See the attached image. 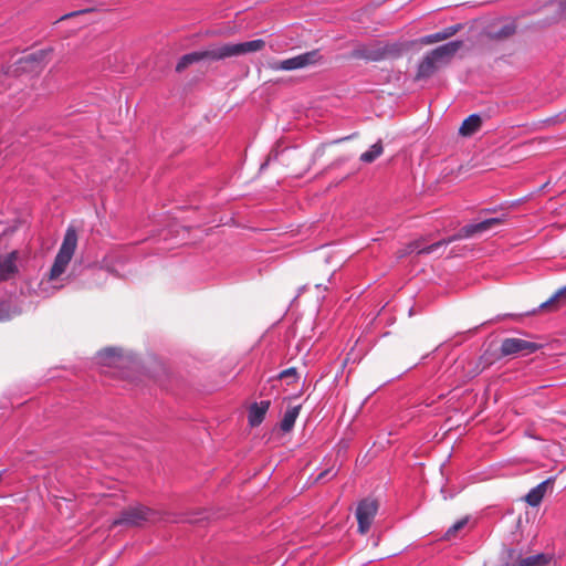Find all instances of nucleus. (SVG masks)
<instances>
[{"label":"nucleus","instance_id":"obj_1","mask_svg":"<svg viewBox=\"0 0 566 566\" xmlns=\"http://www.w3.org/2000/svg\"><path fill=\"white\" fill-rule=\"evenodd\" d=\"M503 222L502 218H490L476 223H470L460 229V231L448 239H442L431 244H426L427 240L424 238H420L411 241L406 249L399 253V256L402 258L410 253L417 254H431L437 252L441 248H446L451 242L459 239H467L475 235L476 233H482L490 230L493 226L500 224Z\"/></svg>","mask_w":566,"mask_h":566},{"label":"nucleus","instance_id":"obj_13","mask_svg":"<svg viewBox=\"0 0 566 566\" xmlns=\"http://www.w3.org/2000/svg\"><path fill=\"white\" fill-rule=\"evenodd\" d=\"M549 482L551 480L543 481L535 488L531 489L524 497L526 503L533 507L538 506L546 494Z\"/></svg>","mask_w":566,"mask_h":566},{"label":"nucleus","instance_id":"obj_7","mask_svg":"<svg viewBox=\"0 0 566 566\" xmlns=\"http://www.w3.org/2000/svg\"><path fill=\"white\" fill-rule=\"evenodd\" d=\"M462 41L455 40L442 44L434 50L430 51V54L436 60L438 65L448 63L454 54L461 49Z\"/></svg>","mask_w":566,"mask_h":566},{"label":"nucleus","instance_id":"obj_32","mask_svg":"<svg viewBox=\"0 0 566 566\" xmlns=\"http://www.w3.org/2000/svg\"><path fill=\"white\" fill-rule=\"evenodd\" d=\"M128 360H129L130 364H135V359L129 358Z\"/></svg>","mask_w":566,"mask_h":566},{"label":"nucleus","instance_id":"obj_16","mask_svg":"<svg viewBox=\"0 0 566 566\" xmlns=\"http://www.w3.org/2000/svg\"><path fill=\"white\" fill-rule=\"evenodd\" d=\"M265 41L262 39L237 43L238 56L263 50Z\"/></svg>","mask_w":566,"mask_h":566},{"label":"nucleus","instance_id":"obj_26","mask_svg":"<svg viewBox=\"0 0 566 566\" xmlns=\"http://www.w3.org/2000/svg\"><path fill=\"white\" fill-rule=\"evenodd\" d=\"M460 29H461V27L459 24L450 25V27H447L443 30H441L440 33H442L443 39L447 40V39L453 36Z\"/></svg>","mask_w":566,"mask_h":566},{"label":"nucleus","instance_id":"obj_22","mask_svg":"<svg viewBox=\"0 0 566 566\" xmlns=\"http://www.w3.org/2000/svg\"><path fill=\"white\" fill-rule=\"evenodd\" d=\"M566 298V285L557 290L546 302L539 305L541 310L556 307V304Z\"/></svg>","mask_w":566,"mask_h":566},{"label":"nucleus","instance_id":"obj_20","mask_svg":"<svg viewBox=\"0 0 566 566\" xmlns=\"http://www.w3.org/2000/svg\"><path fill=\"white\" fill-rule=\"evenodd\" d=\"M300 411H301V406L291 407L285 411V413L281 420V423H280L281 429L284 432H289L293 429L295 421L300 415Z\"/></svg>","mask_w":566,"mask_h":566},{"label":"nucleus","instance_id":"obj_29","mask_svg":"<svg viewBox=\"0 0 566 566\" xmlns=\"http://www.w3.org/2000/svg\"><path fill=\"white\" fill-rule=\"evenodd\" d=\"M558 122H564L566 119V109L557 115Z\"/></svg>","mask_w":566,"mask_h":566},{"label":"nucleus","instance_id":"obj_28","mask_svg":"<svg viewBox=\"0 0 566 566\" xmlns=\"http://www.w3.org/2000/svg\"><path fill=\"white\" fill-rule=\"evenodd\" d=\"M515 32V27L513 24H507L502 28V30L499 32L500 35L507 36Z\"/></svg>","mask_w":566,"mask_h":566},{"label":"nucleus","instance_id":"obj_23","mask_svg":"<svg viewBox=\"0 0 566 566\" xmlns=\"http://www.w3.org/2000/svg\"><path fill=\"white\" fill-rule=\"evenodd\" d=\"M385 52L380 50H368L364 49L357 52V56L364 57L370 61H379L382 59Z\"/></svg>","mask_w":566,"mask_h":566},{"label":"nucleus","instance_id":"obj_19","mask_svg":"<svg viewBox=\"0 0 566 566\" xmlns=\"http://www.w3.org/2000/svg\"><path fill=\"white\" fill-rule=\"evenodd\" d=\"M437 67H438V63L436 62V60L432 57V55L429 52L423 56L422 61L419 63L417 76L418 77H428L431 74H433V72L436 71Z\"/></svg>","mask_w":566,"mask_h":566},{"label":"nucleus","instance_id":"obj_27","mask_svg":"<svg viewBox=\"0 0 566 566\" xmlns=\"http://www.w3.org/2000/svg\"><path fill=\"white\" fill-rule=\"evenodd\" d=\"M279 377L281 379L289 378V377H296V369L295 368H287L280 373Z\"/></svg>","mask_w":566,"mask_h":566},{"label":"nucleus","instance_id":"obj_4","mask_svg":"<svg viewBox=\"0 0 566 566\" xmlns=\"http://www.w3.org/2000/svg\"><path fill=\"white\" fill-rule=\"evenodd\" d=\"M322 60L318 50L308 51L296 56L275 61L271 63V69L274 71H294L317 64Z\"/></svg>","mask_w":566,"mask_h":566},{"label":"nucleus","instance_id":"obj_5","mask_svg":"<svg viewBox=\"0 0 566 566\" xmlns=\"http://www.w3.org/2000/svg\"><path fill=\"white\" fill-rule=\"evenodd\" d=\"M539 347L541 346L534 342L511 337L502 340L500 350L503 356H526L535 353Z\"/></svg>","mask_w":566,"mask_h":566},{"label":"nucleus","instance_id":"obj_30","mask_svg":"<svg viewBox=\"0 0 566 566\" xmlns=\"http://www.w3.org/2000/svg\"><path fill=\"white\" fill-rule=\"evenodd\" d=\"M329 473H331V471L326 470V471L322 472V473L318 475V478H317V479H318V480H322V479L326 478L327 475H329Z\"/></svg>","mask_w":566,"mask_h":566},{"label":"nucleus","instance_id":"obj_6","mask_svg":"<svg viewBox=\"0 0 566 566\" xmlns=\"http://www.w3.org/2000/svg\"><path fill=\"white\" fill-rule=\"evenodd\" d=\"M378 505L375 500L365 499L359 502L356 509V517L358 522V532L360 534H366L377 514Z\"/></svg>","mask_w":566,"mask_h":566},{"label":"nucleus","instance_id":"obj_15","mask_svg":"<svg viewBox=\"0 0 566 566\" xmlns=\"http://www.w3.org/2000/svg\"><path fill=\"white\" fill-rule=\"evenodd\" d=\"M481 124L482 119L480 115L472 114L463 120L459 128V133L462 136H471L481 127Z\"/></svg>","mask_w":566,"mask_h":566},{"label":"nucleus","instance_id":"obj_14","mask_svg":"<svg viewBox=\"0 0 566 566\" xmlns=\"http://www.w3.org/2000/svg\"><path fill=\"white\" fill-rule=\"evenodd\" d=\"M210 59V54H208V50L205 51H196L188 54H185L180 57L176 65L177 72H182L185 69H187L189 65L197 63L199 61Z\"/></svg>","mask_w":566,"mask_h":566},{"label":"nucleus","instance_id":"obj_18","mask_svg":"<svg viewBox=\"0 0 566 566\" xmlns=\"http://www.w3.org/2000/svg\"><path fill=\"white\" fill-rule=\"evenodd\" d=\"M45 55H46L45 51H42V50L39 52L30 53L19 60V64H20L19 69L33 70L35 64L40 65L44 61Z\"/></svg>","mask_w":566,"mask_h":566},{"label":"nucleus","instance_id":"obj_12","mask_svg":"<svg viewBox=\"0 0 566 566\" xmlns=\"http://www.w3.org/2000/svg\"><path fill=\"white\" fill-rule=\"evenodd\" d=\"M552 560L551 555L541 553L527 557H518L512 566H551Z\"/></svg>","mask_w":566,"mask_h":566},{"label":"nucleus","instance_id":"obj_9","mask_svg":"<svg viewBox=\"0 0 566 566\" xmlns=\"http://www.w3.org/2000/svg\"><path fill=\"white\" fill-rule=\"evenodd\" d=\"M18 272L17 253L11 252L0 256V281L11 279Z\"/></svg>","mask_w":566,"mask_h":566},{"label":"nucleus","instance_id":"obj_11","mask_svg":"<svg viewBox=\"0 0 566 566\" xmlns=\"http://www.w3.org/2000/svg\"><path fill=\"white\" fill-rule=\"evenodd\" d=\"M270 407V401H261L253 403L249 409L248 420L251 427L259 426Z\"/></svg>","mask_w":566,"mask_h":566},{"label":"nucleus","instance_id":"obj_17","mask_svg":"<svg viewBox=\"0 0 566 566\" xmlns=\"http://www.w3.org/2000/svg\"><path fill=\"white\" fill-rule=\"evenodd\" d=\"M265 41L262 39L237 43L238 56L263 50Z\"/></svg>","mask_w":566,"mask_h":566},{"label":"nucleus","instance_id":"obj_2","mask_svg":"<svg viewBox=\"0 0 566 566\" xmlns=\"http://www.w3.org/2000/svg\"><path fill=\"white\" fill-rule=\"evenodd\" d=\"M77 248V232L73 227H69L65 231L61 247L54 258L53 264L45 275L46 281L52 284L54 289H61L63 284H57L63 281L65 274Z\"/></svg>","mask_w":566,"mask_h":566},{"label":"nucleus","instance_id":"obj_31","mask_svg":"<svg viewBox=\"0 0 566 566\" xmlns=\"http://www.w3.org/2000/svg\"><path fill=\"white\" fill-rule=\"evenodd\" d=\"M81 12H82V11H80V13H81ZM75 14H78V12H71V13L65 14L64 17H62V19L69 18V17L75 15Z\"/></svg>","mask_w":566,"mask_h":566},{"label":"nucleus","instance_id":"obj_3","mask_svg":"<svg viewBox=\"0 0 566 566\" xmlns=\"http://www.w3.org/2000/svg\"><path fill=\"white\" fill-rule=\"evenodd\" d=\"M161 520L159 513L144 506L135 505L124 510L118 518L112 522L113 526L125 525V526H142L145 523L157 522Z\"/></svg>","mask_w":566,"mask_h":566},{"label":"nucleus","instance_id":"obj_24","mask_svg":"<svg viewBox=\"0 0 566 566\" xmlns=\"http://www.w3.org/2000/svg\"><path fill=\"white\" fill-rule=\"evenodd\" d=\"M468 522H469V517L468 516L457 521L446 532V538L449 539V538L453 537L457 534L458 531L462 530L468 524Z\"/></svg>","mask_w":566,"mask_h":566},{"label":"nucleus","instance_id":"obj_10","mask_svg":"<svg viewBox=\"0 0 566 566\" xmlns=\"http://www.w3.org/2000/svg\"><path fill=\"white\" fill-rule=\"evenodd\" d=\"M210 60L219 61L227 57L238 56L237 43H224L208 50Z\"/></svg>","mask_w":566,"mask_h":566},{"label":"nucleus","instance_id":"obj_25","mask_svg":"<svg viewBox=\"0 0 566 566\" xmlns=\"http://www.w3.org/2000/svg\"><path fill=\"white\" fill-rule=\"evenodd\" d=\"M443 34L439 32H436V33H432V34H428V35H424L420 39V43L421 44H432V43H437V42H440V41H443Z\"/></svg>","mask_w":566,"mask_h":566},{"label":"nucleus","instance_id":"obj_21","mask_svg":"<svg viewBox=\"0 0 566 566\" xmlns=\"http://www.w3.org/2000/svg\"><path fill=\"white\" fill-rule=\"evenodd\" d=\"M382 150L381 142H377L367 151L360 155V160L367 164L373 163L382 154Z\"/></svg>","mask_w":566,"mask_h":566},{"label":"nucleus","instance_id":"obj_8","mask_svg":"<svg viewBox=\"0 0 566 566\" xmlns=\"http://www.w3.org/2000/svg\"><path fill=\"white\" fill-rule=\"evenodd\" d=\"M97 361L103 366L122 368L127 360L118 348H105L97 354Z\"/></svg>","mask_w":566,"mask_h":566}]
</instances>
